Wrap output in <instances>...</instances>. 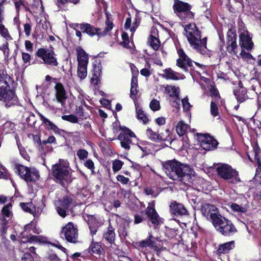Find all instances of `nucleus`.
<instances>
[{
	"label": "nucleus",
	"mask_w": 261,
	"mask_h": 261,
	"mask_svg": "<svg viewBox=\"0 0 261 261\" xmlns=\"http://www.w3.org/2000/svg\"><path fill=\"white\" fill-rule=\"evenodd\" d=\"M240 56L242 60L248 64H254L255 61L254 58L246 50H241Z\"/></svg>",
	"instance_id": "c85d7f7f"
},
{
	"label": "nucleus",
	"mask_w": 261,
	"mask_h": 261,
	"mask_svg": "<svg viewBox=\"0 0 261 261\" xmlns=\"http://www.w3.org/2000/svg\"><path fill=\"white\" fill-rule=\"evenodd\" d=\"M33 43L29 40H27L25 42V47L26 49L30 51H33Z\"/></svg>",
	"instance_id": "338daca9"
},
{
	"label": "nucleus",
	"mask_w": 261,
	"mask_h": 261,
	"mask_svg": "<svg viewBox=\"0 0 261 261\" xmlns=\"http://www.w3.org/2000/svg\"><path fill=\"white\" fill-rule=\"evenodd\" d=\"M146 135L149 139L153 141H168L171 139L169 129H166L165 134L164 133L159 134L156 132L153 131L151 128H147L146 130Z\"/></svg>",
	"instance_id": "6ab92c4d"
},
{
	"label": "nucleus",
	"mask_w": 261,
	"mask_h": 261,
	"mask_svg": "<svg viewBox=\"0 0 261 261\" xmlns=\"http://www.w3.org/2000/svg\"><path fill=\"white\" fill-rule=\"evenodd\" d=\"M217 171L219 176L230 183L237 184L241 181L238 172L228 164L219 165Z\"/></svg>",
	"instance_id": "39448f33"
},
{
	"label": "nucleus",
	"mask_w": 261,
	"mask_h": 261,
	"mask_svg": "<svg viewBox=\"0 0 261 261\" xmlns=\"http://www.w3.org/2000/svg\"><path fill=\"white\" fill-rule=\"evenodd\" d=\"M8 34L7 30L5 28L2 23V20H0V34L6 37Z\"/></svg>",
	"instance_id": "69168bd1"
},
{
	"label": "nucleus",
	"mask_w": 261,
	"mask_h": 261,
	"mask_svg": "<svg viewBox=\"0 0 261 261\" xmlns=\"http://www.w3.org/2000/svg\"><path fill=\"white\" fill-rule=\"evenodd\" d=\"M78 65H87L88 64V56L81 47H78L76 49Z\"/></svg>",
	"instance_id": "393cba45"
},
{
	"label": "nucleus",
	"mask_w": 261,
	"mask_h": 261,
	"mask_svg": "<svg viewBox=\"0 0 261 261\" xmlns=\"http://www.w3.org/2000/svg\"><path fill=\"white\" fill-rule=\"evenodd\" d=\"M60 236L68 242L75 243L77 242L78 230L72 222H69L62 227Z\"/></svg>",
	"instance_id": "9b49d317"
},
{
	"label": "nucleus",
	"mask_w": 261,
	"mask_h": 261,
	"mask_svg": "<svg viewBox=\"0 0 261 261\" xmlns=\"http://www.w3.org/2000/svg\"><path fill=\"white\" fill-rule=\"evenodd\" d=\"M22 58L23 61V62L27 64L28 63L30 64V62L31 60V56L29 54L25 53H22Z\"/></svg>",
	"instance_id": "680f3d73"
},
{
	"label": "nucleus",
	"mask_w": 261,
	"mask_h": 261,
	"mask_svg": "<svg viewBox=\"0 0 261 261\" xmlns=\"http://www.w3.org/2000/svg\"><path fill=\"white\" fill-rule=\"evenodd\" d=\"M177 53L179 58L176 60V65L184 71L187 72L188 71V67L192 66L193 62L187 56L182 49H179Z\"/></svg>",
	"instance_id": "f3484780"
},
{
	"label": "nucleus",
	"mask_w": 261,
	"mask_h": 261,
	"mask_svg": "<svg viewBox=\"0 0 261 261\" xmlns=\"http://www.w3.org/2000/svg\"><path fill=\"white\" fill-rule=\"evenodd\" d=\"M62 119L71 123H77L78 121L77 117L74 115H63Z\"/></svg>",
	"instance_id": "c03bdc74"
},
{
	"label": "nucleus",
	"mask_w": 261,
	"mask_h": 261,
	"mask_svg": "<svg viewBox=\"0 0 261 261\" xmlns=\"http://www.w3.org/2000/svg\"><path fill=\"white\" fill-rule=\"evenodd\" d=\"M88 223L91 233L93 236L95 234L97 231L98 223L93 217H91V219L88 220Z\"/></svg>",
	"instance_id": "f704fd0d"
},
{
	"label": "nucleus",
	"mask_w": 261,
	"mask_h": 261,
	"mask_svg": "<svg viewBox=\"0 0 261 261\" xmlns=\"http://www.w3.org/2000/svg\"><path fill=\"white\" fill-rule=\"evenodd\" d=\"M150 108L153 111H156L160 109V104L159 101L156 99H153L151 101L149 105Z\"/></svg>",
	"instance_id": "de8ad7c7"
},
{
	"label": "nucleus",
	"mask_w": 261,
	"mask_h": 261,
	"mask_svg": "<svg viewBox=\"0 0 261 261\" xmlns=\"http://www.w3.org/2000/svg\"><path fill=\"white\" fill-rule=\"evenodd\" d=\"M117 179L123 184H126L129 181V179L128 178L125 177L122 175H117Z\"/></svg>",
	"instance_id": "e2e57ef3"
},
{
	"label": "nucleus",
	"mask_w": 261,
	"mask_h": 261,
	"mask_svg": "<svg viewBox=\"0 0 261 261\" xmlns=\"http://www.w3.org/2000/svg\"><path fill=\"white\" fill-rule=\"evenodd\" d=\"M22 208L26 212L33 214L35 212V207L32 203H21Z\"/></svg>",
	"instance_id": "4c0bfd02"
},
{
	"label": "nucleus",
	"mask_w": 261,
	"mask_h": 261,
	"mask_svg": "<svg viewBox=\"0 0 261 261\" xmlns=\"http://www.w3.org/2000/svg\"><path fill=\"white\" fill-rule=\"evenodd\" d=\"M234 247L233 241H230L229 242L221 244L219 246V248L217 250L218 253H226L231 250Z\"/></svg>",
	"instance_id": "c756f323"
},
{
	"label": "nucleus",
	"mask_w": 261,
	"mask_h": 261,
	"mask_svg": "<svg viewBox=\"0 0 261 261\" xmlns=\"http://www.w3.org/2000/svg\"><path fill=\"white\" fill-rule=\"evenodd\" d=\"M106 25L105 30L101 31L100 29L96 28L89 23L76 24V27L79 28L82 32L87 34L91 37L94 35H97L98 37L104 36L107 35L113 29V23L110 21L108 16L106 20Z\"/></svg>",
	"instance_id": "20e7f679"
},
{
	"label": "nucleus",
	"mask_w": 261,
	"mask_h": 261,
	"mask_svg": "<svg viewBox=\"0 0 261 261\" xmlns=\"http://www.w3.org/2000/svg\"><path fill=\"white\" fill-rule=\"evenodd\" d=\"M131 18H127L124 24V27L126 30L129 29L130 32L133 33L135 31L136 29L137 28L138 25L137 24L136 19H135V21L134 22L133 24H132V26H131Z\"/></svg>",
	"instance_id": "72a5a7b5"
},
{
	"label": "nucleus",
	"mask_w": 261,
	"mask_h": 261,
	"mask_svg": "<svg viewBox=\"0 0 261 261\" xmlns=\"http://www.w3.org/2000/svg\"><path fill=\"white\" fill-rule=\"evenodd\" d=\"M55 98L54 101H56L60 103L62 107H65L67 95L63 85L61 83H57L55 86Z\"/></svg>",
	"instance_id": "a211bd4d"
},
{
	"label": "nucleus",
	"mask_w": 261,
	"mask_h": 261,
	"mask_svg": "<svg viewBox=\"0 0 261 261\" xmlns=\"http://www.w3.org/2000/svg\"><path fill=\"white\" fill-rule=\"evenodd\" d=\"M165 234L168 238H173L177 234L176 230L174 228L167 227L165 230Z\"/></svg>",
	"instance_id": "3c124183"
},
{
	"label": "nucleus",
	"mask_w": 261,
	"mask_h": 261,
	"mask_svg": "<svg viewBox=\"0 0 261 261\" xmlns=\"http://www.w3.org/2000/svg\"><path fill=\"white\" fill-rule=\"evenodd\" d=\"M161 76L167 80H172L174 81L180 79H184L185 76L183 74L175 72L171 68L165 69L163 71V73L161 74Z\"/></svg>",
	"instance_id": "4be33fe9"
},
{
	"label": "nucleus",
	"mask_w": 261,
	"mask_h": 261,
	"mask_svg": "<svg viewBox=\"0 0 261 261\" xmlns=\"http://www.w3.org/2000/svg\"><path fill=\"white\" fill-rule=\"evenodd\" d=\"M66 208H64L62 206H58L57 207L58 214L63 218H64L66 216Z\"/></svg>",
	"instance_id": "bf43d9fd"
},
{
	"label": "nucleus",
	"mask_w": 261,
	"mask_h": 261,
	"mask_svg": "<svg viewBox=\"0 0 261 261\" xmlns=\"http://www.w3.org/2000/svg\"><path fill=\"white\" fill-rule=\"evenodd\" d=\"M170 210L172 214L178 215H188V211L185 206L176 202H174L170 205Z\"/></svg>",
	"instance_id": "5701e85b"
},
{
	"label": "nucleus",
	"mask_w": 261,
	"mask_h": 261,
	"mask_svg": "<svg viewBox=\"0 0 261 261\" xmlns=\"http://www.w3.org/2000/svg\"><path fill=\"white\" fill-rule=\"evenodd\" d=\"M90 248L93 253L97 254H100L102 250L101 245L98 243L93 241L92 242Z\"/></svg>",
	"instance_id": "ea45409f"
},
{
	"label": "nucleus",
	"mask_w": 261,
	"mask_h": 261,
	"mask_svg": "<svg viewBox=\"0 0 261 261\" xmlns=\"http://www.w3.org/2000/svg\"><path fill=\"white\" fill-rule=\"evenodd\" d=\"M137 118L142 121L143 123L146 124L148 121L147 117L144 113V112L140 109H136Z\"/></svg>",
	"instance_id": "37998d69"
},
{
	"label": "nucleus",
	"mask_w": 261,
	"mask_h": 261,
	"mask_svg": "<svg viewBox=\"0 0 261 261\" xmlns=\"http://www.w3.org/2000/svg\"><path fill=\"white\" fill-rule=\"evenodd\" d=\"M19 175L27 182L35 181L39 177V172L35 168H30L26 166L18 165L16 166Z\"/></svg>",
	"instance_id": "9d476101"
},
{
	"label": "nucleus",
	"mask_w": 261,
	"mask_h": 261,
	"mask_svg": "<svg viewBox=\"0 0 261 261\" xmlns=\"http://www.w3.org/2000/svg\"><path fill=\"white\" fill-rule=\"evenodd\" d=\"M202 215L207 219L211 220L213 224L221 216L219 214L218 208L214 205L205 203L201 207Z\"/></svg>",
	"instance_id": "2eb2a0df"
},
{
	"label": "nucleus",
	"mask_w": 261,
	"mask_h": 261,
	"mask_svg": "<svg viewBox=\"0 0 261 261\" xmlns=\"http://www.w3.org/2000/svg\"><path fill=\"white\" fill-rule=\"evenodd\" d=\"M0 101L5 102L7 107L14 105L17 102V96L9 85H4L0 87Z\"/></svg>",
	"instance_id": "6e6552de"
},
{
	"label": "nucleus",
	"mask_w": 261,
	"mask_h": 261,
	"mask_svg": "<svg viewBox=\"0 0 261 261\" xmlns=\"http://www.w3.org/2000/svg\"><path fill=\"white\" fill-rule=\"evenodd\" d=\"M47 258L50 261H61V259L54 253H48Z\"/></svg>",
	"instance_id": "13d9d810"
},
{
	"label": "nucleus",
	"mask_w": 261,
	"mask_h": 261,
	"mask_svg": "<svg viewBox=\"0 0 261 261\" xmlns=\"http://www.w3.org/2000/svg\"><path fill=\"white\" fill-rule=\"evenodd\" d=\"M198 140L200 146L205 150L216 149L218 144V141L213 137L206 134H197Z\"/></svg>",
	"instance_id": "ddd939ff"
},
{
	"label": "nucleus",
	"mask_w": 261,
	"mask_h": 261,
	"mask_svg": "<svg viewBox=\"0 0 261 261\" xmlns=\"http://www.w3.org/2000/svg\"><path fill=\"white\" fill-rule=\"evenodd\" d=\"M24 230L28 232H30L32 230L33 232L39 233L40 231L39 229L36 228V224L35 222H31L30 224H27L24 227Z\"/></svg>",
	"instance_id": "a19ab883"
},
{
	"label": "nucleus",
	"mask_w": 261,
	"mask_h": 261,
	"mask_svg": "<svg viewBox=\"0 0 261 261\" xmlns=\"http://www.w3.org/2000/svg\"><path fill=\"white\" fill-rule=\"evenodd\" d=\"M174 98L175 100L171 102V105L174 107L179 108L180 106V99L179 98V96Z\"/></svg>",
	"instance_id": "774afa93"
},
{
	"label": "nucleus",
	"mask_w": 261,
	"mask_h": 261,
	"mask_svg": "<svg viewBox=\"0 0 261 261\" xmlns=\"http://www.w3.org/2000/svg\"><path fill=\"white\" fill-rule=\"evenodd\" d=\"M233 93L236 99L239 103H242L248 98L246 89L242 86H240L238 88L234 90Z\"/></svg>",
	"instance_id": "b1692460"
},
{
	"label": "nucleus",
	"mask_w": 261,
	"mask_h": 261,
	"mask_svg": "<svg viewBox=\"0 0 261 261\" xmlns=\"http://www.w3.org/2000/svg\"><path fill=\"white\" fill-rule=\"evenodd\" d=\"M167 175L173 180H179L185 184L192 183L195 178V172L188 165L176 160L167 161L163 163Z\"/></svg>",
	"instance_id": "f257e3e1"
},
{
	"label": "nucleus",
	"mask_w": 261,
	"mask_h": 261,
	"mask_svg": "<svg viewBox=\"0 0 261 261\" xmlns=\"http://www.w3.org/2000/svg\"><path fill=\"white\" fill-rule=\"evenodd\" d=\"M210 95L215 98V101H216L220 99L218 91L214 86H212L210 89Z\"/></svg>",
	"instance_id": "49530a36"
},
{
	"label": "nucleus",
	"mask_w": 261,
	"mask_h": 261,
	"mask_svg": "<svg viewBox=\"0 0 261 261\" xmlns=\"http://www.w3.org/2000/svg\"><path fill=\"white\" fill-rule=\"evenodd\" d=\"M149 43L150 46L155 50H158L160 46V41L156 36L149 37Z\"/></svg>",
	"instance_id": "c9c22d12"
},
{
	"label": "nucleus",
	"mask_w": 261,
	"mask_h": 261,
	"mask_svg": "<svg viewBox=\"0 0 261 261\" xmlns=\"http://www.w3.org/2000/svg\"><path fill=\"white\" fill-rule=\"evenodd\" d=\"M36 55L41 58L45 64L51 66H56L58 64L55 54L52 50L40 48L37 51Z\"/></svg>",
	"instance_id": "f8f14e48"
},
{
	"label": "nucleus",
	"mask_w": 261,
	"mask_h": 261,
	"mask_svg": "<svg viewBox=\"0 0 261 261\" xmlns=\"http://www.w3.org/2000/svg\"><path fill=\"white\" fill-rule=\"evenodd\" d=\"M115 232L112 229L109 228L108 230L106 232L103 234V238L110 243H112L115 238Z\"/></svg>",
	"instance_id": "58836bf2"
},
{
	"label": "nucleus",
	"mask_w": 261,
	"mask_h": 261,
	"mask_svg": "<svg viewBox=\"0 0 261 261\" xmlns=\"http://www.w3.org/2000/svg\"><path fill=\"white\" fill-rule=\"evenodd\" d=\"M181 102L182 103L183 109L185 110H189L190 108L191 107V105L189 102V99L188 97H185L181 100Z\"/></svg>",
	"instance_id": "6e6d98bb"
},
{
	"label": "nucleus",
	"mask_w": 261,
	"mask_h": 261,
	"mask_svg": "<svg viewBox=\"0 0 261 261\" xmlns=\"http://www.w3.org/2000/svg\"><path fill=\"white\" fill-rule=\"evenodd\" d=\"M88 151L85 149H80L77 152V155L81 160H83L86 159L88 156Z\"/></svg>",
	"instance_id": "603ef678"
},
{
	"label": "nucleus",
	"mask_w": 261,
	"mask_h": 261,
	"mask_svg": "<svg viewBox=\"0 0 261 261\" xmlns=\"http://www.w3.org/2000/svg\"><path fill=\"white\" fill-rule=\"evenodd\" d=\"M22 261H34V257L29 253H24L22 258Z\"/></svg>",
	"instance_id": "052dcab7"
},
{
	"label": "nucleus",
	"mask_w": 261,
	"mask_h": 261,
	"mask_svg": "<svg viewBox=\"0 0 261 261\" xmlns=\"http://www.w3.org/2000/svg\"><path fill=\"white\" fill-rule=\"evenodd\" d=\"M84 165L85 167L89 169L92 171V172L94 171V164L93 162L91 159L87 160L85 163Z\"/></svg>",
	"instance_id": "4d7b16f0"
},
{
	"label": "nucleus",
	"mask_w": 261,
	"mask_h": 261,
	"mask_svg": "<svg viewBox=\"0 0 261 261\" xmlns=\"http://www.w3.org/2000/svg\"><path fill=\"white\" fill-rule=\"evenodd\" d=\"M53 174L63 186L71 181L70 168L69 162L65 160L60 159L59 162L52 167Z\"/></svg>",
	"instance_id": "7ed1b4c3"
},
{
	"label": "nucleus",
	"mask_w": 261,
	"mask_h": 261,
	"mask_svg": "<svg viewBox=\"0 0 261 261\" xmlns=\"http://www.w3.org/2000/svg\"><path fill=\"white\" fill-rule=\"evenodd\" d=\"M166 93L172 97H177L179 95V88L175 86L166 85L165 87Z\"/></svg>",
	"instance_id": "bb28decb"
},
{
	"label": "nucleus",
	"mask_w": 261,
	"mask_h": 261,
	"mask_svg": "<svg viewBox=\"0 0 261 261\" xmlns=\"http://www.w3.org/2000/svg\"><path fill=\"white\" fill-rule=\"evenodd\" d=\"M87 75V65H78L77 75L82 80L84 79Z\"/></svg>",
	"instance_id": "e433bc0d"
},
{
	"label": "nucleus",
	"mask_w": 261,
	"mask_h": 261,
	"mask_svg": "<svg viewBox=\"0 0 261 261\" xmlns=\"http://www.w3.org/2000/svg\"><path fill=\"white\" fill-rule=\"evenodd\" d=\"M12 216V204L9 203L3 207L0 216L1 231L3 235L6 233L8 222L11 219Z\"/></svg>",
	"instance_id": "4468645a"
},
{
	"label": "nucleus",
	"mask_w": 261,
	"mask_h": 261,
	"mask_svg": "<svg viewBox=\"0 0 261 261\" xmlns=\"http://www.w3.org/2000/svg\"><path fill=\"white\" fill-rule=\"evenodd\" d=\"M137 244L138 246L141 248L149 247L151 248H154L156 247L155 243L154 241V237L151 233L149 234L147 239L142 240L137 243Z\"/></svg>",
	"instance_id": "a878e982"
},
{
	"label": "nucleus",
	"mask_w": 261,
	"mask_h": 261,
	"mask_svg": "<svg viewBox=\"0 0 261 261\" xmlns=\"http://www.w3.org/2000/svg\"><path fill=\"white\" fill-rule=\"evenodd\" d=\"M239 45L241 50L249 51L253 48L254 44L252 38L247 30H243L239 35Z\"/></svg>",
	"instance_id": "dca6fc26"
},
{
	"label": "nucleus",
	"mask_w": 261,
	"mask_h": 261,
	"mask_svg": "<svg viewBox=\"0 0 261 261\" xmlns=\"http://www.w3.org/2000/svg\"><path fill=\"white\" fill-rule=\"evenodd\" d=\"M73 199L69 196H65L62 201L61 206L64 208L68 209L72 203Z\"/></svg>",
	"instance_id": "79ce46f5"
},
{
	"label": "nucleus",
	"mask_w": 261,
	"mask_h": 261,
	"mask_svg": "<svg viewBox=\"0 0 261 261\" xmlns=\"http://www.w3.org/2000/svg\"><path fill=\"white\" fill-rule=\"evenodd\" d=\"M188 128V125L183 121H179L176 125V131L179 136L185 135Z\"/></svg>",
	"instance_id": "2f4dec72"
},
{
	"label": "nucleus",
	"mask_w": 261,
	"mask_h": 261,
	"mask_svg": "<svg viewBox=\"0 0 261 261\" xmlns=\"http://www.w3.org/2000/svg\"><path fill=\"white\" fill-rule=\"evenodd\" d=\"M211 114L216 117L218 114V110L217 104L215 101H212L211 103Z\"/></svg>",
	"instance_id": "8fccbe9b"
},
{
	"label": "nucleus",
	"mask_w": 261,
	"mask_h": 261,
	"mask_svg": "<svg viewBox=\"0 0 261 261\" xmlns=\"http://www.w3.org/2000/svg\"><path fill=\"white\" fill-rule=\"evenodd\" d=\"M146 214L154 226H158L162 223L161 218L159 217L154 208L147 207L146 210Z\"/></svg>",
	"instance_id": "412c9836"
},
{
	"label": "nucleus",
	"mask_w": 261,
	"mask_h": 261,
	"mask_svg": "<svg viewBox=\"0 0 261 261\" xmlns=\"http://www.w3.org/2000/svg\"><path fill=\"white\" fill-rule=\"evenodd\" d=\"M119 130L122 132L118 136L122 147L126 150L130 149V145L136 140L135 134L125 126H119Z\"/></svg>",
	"instance_id": "1a4fd4ad"
},
{
	"label": "nucleus",
	"mask_w": 261,
	"mask_h": 261,
	"mask_svg": "<svg viewBox=\"0 0 261 261\" xmlns=\"http://www.w3.org/2000/svg\"><path fill=\"white\" fill-rule=\"evenodd\" d=\"M121 37L123 40V41L121 43V45H122L124 47H127V45L129 43L128 35L127 33L123 32L122 34Z\"/></svg>",
	"instance_id": "5fc2aeb1"
},
{
	"label": "nucleus",
	"mask_w": 261,
	"mask_h": 261,
	"mask_svg": "<svg viewBox=\"0 0 261 261\" xmlns=\"http://www.w3.org/2000/svg\"><path fill=\"white\" fill-rule=\"evenodd\" d=\"M39 116L41 121L48 127V128L53 130L55 133H59V128L49 119L45 118L42 114H39Z\"/></svg>",
	"instance_id": "7c9ffc66"
},
{
	"label": "nucleus",
	"mask_w": 261,
	"mask_h": 261,
	"mask_svg": "<svg viewBox=\"0 0 261 261\" xmlns=\"http://www.w3.org/2000/svg\"><path fill=\"white\" fill-rule=\"evenodd\" d=\"M123 164V163L120 160H116L113 161L112 168L114 172H115L120 170L121 169Z\"/></svg>",
	"instance_id": "a18cd8bd"
},
{
	"label": "nucleus",
	"mask_w": 261,
	"mask_h": 261,
	"mask_svg": "<svg viewBox=\"0 0 261 261\" xmlns=\"http://www.w3.org/2000/svg\"><path fill=\"white\" fill-rule=\"evenodd\" d=\"M231 208L234 211L237 212L245 213L246 212V208L244 206H241L237 203H232L231 205Z\"/></svg>",
	"instance_id": "09e8293b"
},
{
	"label": "nucleus",
	"mask_w": 261,
	"mask_h": 261,
	"mask_svg": "<svg viewBox=\"0 0 261 261\" xmlns=\"http://www.w3.org/2000/svg\"><path fill=\"white\" fill-rule=\"evenodd\" d=\"M24 31L27 36H29L31 32V25L30 23H25L24 24Z\"/></svg>",
	"instance_id": "0e129e2a"
},
{
	"label": "nucleus",
	"mask_w": 261,
	"mask_h": 261,
	"mask_svg": "<svg viewBox=\"0 0 261 261\" xmlns=\"http://www.w3.org/2000/svg\"><path fill=\"white\" fill-rule=\"evenodd\" d=\"M138 79L137 76L133 75L131 80V87L130 95L131 98H134L138 93Z\"/></svg>",
	"instance_id": "473e14b6"
},
{
	"label": "nucleus",
	"mask_w": 261,
	"mask_h": 261,
	"mask_svg": "<svg viewBox=\"0 0 261 261\" xmlns=\"http://www.w3.org/2000/svg\"><path fill=\"white\" fill-rule=\"evenodd\" d=\"M7 76L3 72H0V87L4 85H9L7 81Z\"/></svg>",
	"instance_id": "864d4df0"
},
{
	"label": "nucleus",
	"mask_w": 261,
	"mask_h": 261,
	"mask_svg": "<svg viewBox=\"0 0 261 261\" xmlns=\"http://www.w3.org/2000/svg\"><path fill=\"white\" fill-rule=\"evenodd\" d=\"M185 34L191 46L198 53L209 56L210 51L206 47L207 38L201 39V32L195 23L186 25Z\"/></svg>",
	"instance_id": "f03ea898"
},
{
	"label": "nucleus",
	"mask_w": 261,
	"mask_h": 261,
	"mask_svg": "<svg viewBox=\"0 0 261 261\" xmlns=\"http://www.w3.org/2000/svg\"><path fill=\"white\" fill-rule=\"evenodd\" d=\"M213 225L218 231L225 236L232 235L236 231V228L231 222L222 216L215 221Z\"/></svg>",
	"instance_id": "0eeeda50"
},
{
	"label": "nucleus",
	"mask_w": 261,
	"mask_h": 261,
	"mask_svg": "<svg viewBox=\"0 0 261 261\" xmlns=\"http://www.w3.org/2000/svg\"><path fill=\"white\" fill-rule=\"evenodd\" d=\"M93 76L91 79V84L96 85L98 84L99 78L101 76V67L99 65H95L93 69Z\"/></svg>",
	"instance_id": "cd10ccee"
},
{
	"label": "nucleus",
	"mask_w": 261,
	"mask_h": 261,
	"mask_svg": "<svg viewBox=\"0 0 261 261\" xmlns=\"http://www.w3.org/2000/svg\"><path fill=\"white\" fill-rule=\"evenodd\" d=\"M173 8L174 12L182 20H188L194 17L193 13L190 11L191 6L187 3L175 0Z\"/></svg>",
	"instance_id": "423d86ee"
},
{
	"label": "nucleus",
	"mask_w": 261,
	"mask_h": 261,
	"mask_svg": "<svg viewBox=\"0 0 261 261\" xmlns=\"http://www.w3.org/2000/svg\"><path fill=\"white\" fill-rule=\"evenodd\" d=\"M236 36L233 33L230 32L227 35V51L234 55L238 54V45L236 42Z\"/></svg>",
	"instance_id": "aec40b11"
}]
</instances>
